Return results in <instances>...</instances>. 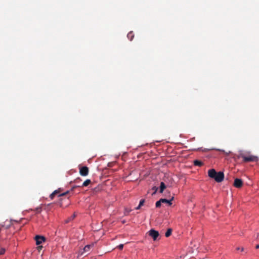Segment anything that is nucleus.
I'll list each match as a JSON object with an SVG mask.
<instances>
[{"mask_svg":"<svg viewBox=\"0 0 259 259\" xmlns=\"http://www.w3.org/2000/svg\"><path fill=\"white\" fill-rule=\"evenodd\" d=\"M208 176L214 179L218 183L221 182L224 179V174L222 171L217 172L214 169H210L208 171Z\"/></svg>","mask_w":259,"mask_h":259,"instance_id":"obj_1","label":"nucleus"},{"mask_svg":"<svg viewBox=\"0 0 259 259\" xmlns=\"http://www.w3.org/2000/svg\"><path fill=\"white\" fill-rule=\"evenodd\" d=\"M239 158H242L243 159V162H257L258 160V157L250 155V154H246L245 153H240L239 156Z\"/></svg>","mask_w":259,"mask_h":259,"instance_id":"obj_2","label":"nucleus"},{"mask_svg":"<svg viewBox=\"0 0 259 259\" xmlns=\"http://www.w3.org/2000/svg\"><path fill=\"white\" fill-rule=\"evenodd\" d=\"M149 234L154 241H156L158 239L159 235L158 232L154 229L150 230L149 232Z\"/></svg>","mask_w":259,"mask_h":259,"instance_id":"obj_3","label":"nucleus"},{"mask_svg":"<svg viewBox=\"0 0 259 259\" xmlns=\"http://www.w3.org/2000/svg\"><path fill=\"white\" fill-rule=\"evenodd\" d=\"M35 240L36 241V244L37 245H40L42 242H45L46 240V238L42 236L36 235L35 237Z\"/></svg>","mask_w":259,"mask_h":259,"instance_id":"obj_4","label":"nucleus"},{"mask_svg":"<svg viewBox=\"0 0 259 259\" xmlns=\"http://www.w3.org/2000/svg\"><path fill=\"white\" fill-rule=\"evenodd\" d=\"M89 168L87 166H83L79 169V174L82 176H87L89 174Z\"/></svg>","mask_w":259,"mask_h":259,"instance_id":"obj_5","label":"nucleus"},{"mask_svg":"<svg viewBox=\"0 0 259 259\" xmlns=\"http://www.w3.org/2000/svg\"><path fill=\"white\" fill-rule=\"evenodd\" d=\"M243 185L242 181L240 179L236 178L234 180V186L236 188H241Z\"/></svg>","mask_w":259,"mask_h":259,"instance_id":"obj_6","label":"nucleus"},{"mask_svg":"<svg viewBox=\"0 0 259 259\" xmlns=\"http://www.w3.org/2000/svg\"><path fill=\"white\" fill-rule=\"evenodd\" d=\"M93 246V245H87L84 246V247L83 249V251H80L78 253V256L82 255L84 252H88L90 251L91 248Z\"/></svg>","mask_w":259,"mask_h":259,"instance_id":"obj_7","label":"nucleus"},{"mask_svg":"<svg viewBox=\"0 0 259 259\" xmlns=\"http://www.w3.org/2000/svg\"><path fill=\"white\" fill-rule=\"evenodd\" d=\"M166 188V186L164 182H162L160 183V191L159 192L162 193H163L164 190Z\"/></svg>","mask_w":259,"mask_h":259,"instance_id":"obj_8","label":"nucleus"},{"mask_svg":"<svg viewBox=\"0 0 259 259\" xmlns=\"http://www.w3.org/2000/svg\"><path fill=\"white\" fill-rule=\"evenodd\" d=\"M203 164V163L198 160H195L194 161V165L195 166H201Z\"/></svg>","mask_w":259,"mask_h":259,"instance_id":"obj_9","label":"nucleus"},{"mask_svg":"<svg viewBox=\"0 0 259 259\" xmlns=\"http://www.w3.org/2000/svg\"><path fill=\"white\" fill-rule=\"evenodd\" d=\"M174 199V197H172L171 198V199L169 200H167L166 199H161V201H162V203H167L169 205H171V201Z\"/></svg>","mask_w":259,"mask_h":259,"instance_id":"obj_10","label":"nucleus"},{"mask_svg":"<svg viewBox=\"0 0 259 259\" xmlns=\"http://www.w3.org/2000/svg\"><path fill=\"white\" fill-rule=\"evenodd\" d=\"M59 193V190H56L55 191H54L50 195V198L51 199H53V198H54L55 196L58 194Z\"/></svg>","mask_w":259,"mask_h":259,"instance_id":"obj_11","label":"nucleus"},{"mask_svg":"<svg viewBox=\"0 0 259 259\" xmlns=\"http://www.w3.org/2000/svg\"><path fill=\"white\" fill-rule=\"evenodd\" d=\"M127 38L132 41L134 37V34L133 31H130L127 35Z\"/></svg>","mask_w":259,"mask_h":259,"instance_id":"obj_12","label":"nucleus"},{"mask_svg":"<svg viewBox=\"0 0 259 259\" xmlns=\"http://www.w3.org/2000/svg\"><path fill=\"white\" fill-rule=\"evenodd\" d=\"M77 186H74L70 190V191H72ZM70 192V191H67L66 192L63 193L62 194H60L58 195V196H63L67 195Z\"/></svg>","mask_w":259,"mask_h":259,"instance_id":"obj_13","label":"nucleus"},{"mask_svg":"<svg viewBox=\"0 0 259 259\" xmlns=\"http://www.w3.org/2000/svg\"><path fill=\"white\" fill-rule=\"evenodd\" d=\"M91 180L89 179H87L82 183V187L88 186L89 184H91Z\"/></svg>","mask_w":259,"mask_h":259,"instance_id":"obj_14","label":"nucleus"},{"mask_svg":"<svg viewBox=\"0 0 259 259\" xmlns=\"http://www.w3.org/2000/svg\"><path fill=\"white\" fill-rule=\"evenodd\" d=\"M171 232H172L171 229L169 228V229H167V231L166 232V233L165 234V237H168L170 236V235L171 234Z\"/></svg>","mask_w":259,"mask_h":259,"instance_id":"obj_15","label":"nucleus"},{"mask_svg":"<svg viewBox=\"0 0 259 259\" xmlns=\"http://www.w3.org/2000/svg\"><path fill=\"white\" fill-rule=\"evenodd\" d=\"M75 217V215L74 214H73L72 216H71L70 217H69L68 219H67L65 221V223H69L70 221H71V220H73Z\"/></svg>","mask_w":259,"mask_h":259,"instance_id":"obj_16","label":"nucleus"},{"mask_svg":"<svg viewBox=\"0 0 259 259\" xmlns=\"http://www.w3.org/2000/svg\"><path fill=\"white\" fill-rule=\"evenodd\" d=\"M161 203H162V201H161V199H160L159 201H157L156 202V204H155L156 207H159L161 206Z\"/></svg>","mask_w":259,"mask_h":259,"instance_id":"obj_17","label":"nucleus"},{"mask_svg":"<svg viewBox=\"0 0 259 259\" xmlns=\"http://www.w3.org/2000/svg\"><path fill=\"white\" fill-rule=\"evenodd\" d=\"M35 211L36 212V213H39L41 211V207H37L35 208Z\"/></svg>","mask_w":259,"mask_h":259,"instance_id":"obj_18","label":"nucleus"},{"mask_svg":"<svg viewBox=\"0 0 259 259\" xmlns=\"http://www.w3.org/2000/svg\"><path fill=\"white\" fill-rule=\"evenodd\" d=\"M131 211V209H128L126 208L125 209L124 214L125 215H127Z\"/></svg>","mask_w":259,"mask_h":259,"instance_id":"obj_19","label":"nucleus"},{"mask_svg":"<svg viewBox=\"0 0 259 259\" xmlns=\"http://www.w3.org/2000/svg\"><path fill=\"white\" fill-rule=\"evenodd\" d=\"M145 202V200L144 199H141L140 201V203H139V205L140 206H142L144 205V203Z\"/></svg>","mask_w":259,"mask_h":259,"instance_id":"obj_20","label":"nucleus"},{"mask_svg":"<svg viewBox=\"0 0 259 259\" xmlns=\"http://www.w3.org/2000/svg\"><path fill=\"white\" fill-rule=\"evenodd\" d=\"M152 189L154 190L153 194H154L157 192L158 188L154 186L152 188Z\"/></svg>","mask_w":259,"mask_h":259,"instance_id":"obj_21","label":"nucleus"},{"mask_svg":"<svg viewBox=\"0 0 259 259\" xmlns=\"http://www.w3.org/2000/svg\"><path fill=\"white\" fill-rule=\"evenodd\" d=\"M123 244H121L117 246V248H119L120 250H122L123 249Z\"/></svg>","mask_w":259,"mask_h":259,"instance_id":"obj_22","label":"nucleus"},{"mask_svg":"<svg viewBox=\"0 0 259 259\" xmlns=\"http://www.w3.org/2000/svg\"><path fill=\"white\" fill-rule=\"evenodd\" d=\"M5 249H1V250L0 251V254H4L5 253Z\"/></svg>","mask_w":259,"mask_h":259,"instance_id":"obj_23","label":"nucleus"},{"mask_svg":"<svg viewBox=\"0 0 259 259\" xmlns=\"http://www.w3.org/2000/svg\"><path fill=\"white\" fill-rule=\"evenodd\" d=\"M42 248V246H38L37 248V250H38L39 251Z\"/></svg>","mask_w":259,"mask_h":259,"instance_id":"obj_24","label":"nucleus"},{"mask_svg":"<svg viewBox=\"0 0 259 259\" xmlns=\"http://www.w3.org/2000/svg\"><path fill=\"white\" fill-rule=\"evenodd\" d=\"M141 207V206H140V205L139 204V205L137 207H136L135 209H140Z\"/></svg>","mask_w":259,"mask_h":259,"instance_id":"obj_25","label":"nucleus"},{"mask_svg":"<svg viewBox=\"0 0 259 259\" xmlns=\"http://www.w3.org/2000/svg\"><path fill=\"white\" fill-rule=\"evenodd\" d=\"M256 248L258 249L259 248V245L257 244L256 246Z\"/></svg>","mask_w":259,"mask_h":259,"instance_id":"obj_26","label":"nucleus"},{"mask_svg":"<svg viewBox=\"0 0 259 259\" xmlns=\"http://www.w3.org/2000/svg\"><path fill=\"white\" fill-rule=\"evenodd\" d=\"M122 223L123 224L125 223V220L122 221Z\"/></svg>","mask_w":259,"mask_h":259,"instance_id":"obj_27","label":"nucleus"},{"mask_svg":"<svg viewBox=\"0 0 259 259\" xmlns=\"http://www.w3.org/2000/svg\"><path fill=\"white\" fill-rule=\"evenodd\" d=\"M236 249H237V250H240V248L239 247H237Z\"/></svg>","mask_w":259,"mask_h":259,"instance_id":"obj_28","label":"nucleus"},{"mask_svg":"<svg viewBox=\"0 0 259 259\" xmlns=\"http://www.w3.org/2000/svg\"><path fill=\"white\" fill-rule=\"evenodd\" d=\"M243 249H244L243 248H241V250L242 251H243Z\"/></svg>","mask_w":259,"mask_h":259,"instance_id":"obj_29","label":"nucleus"},{"mask_svg":"<svg viewBox=\"0 0 259 259\" xmlns=\"http://www.w3.org/2000/svg\"><path fill=\"white\" fill-rule=\"evenodd\" d=\"M259 236V234H257V237Z\"/></svg>","mask_w":259,"mask_h":259,"instance_id":"obj_30","label":"nucleus"}]
</instances>
